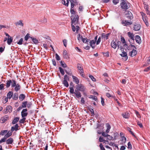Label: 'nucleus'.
Here are the masks:
<instances>
[{
  "instance_id": "obj_1",
  "label": "nucleus",
  "mask_w": 150,
  "mask_h": 150,
  "mask_svg": "<svg viewBox=\"0 0 150 150\" xmlns=\"http://www.w3.org/2000/svg\"><path fill=\"white\" fill-rule=\"evenodd\" d=\"M126 0H121V2L120 3L121 8L125 11L129 8L130 7V4L128 3H127Z\"/></svg>"
},
{
  "instance_id": "obj_2",
  "label": "nucleus",
  "mask_w": 150,
  "mask_h": 150,
  "mask_svg": "<svg viewBox=\"0 0 150 150\" xmlns=\"http://www.w3.org/2000/svg\"><path fill=\"white\" fill-rule=\"evenodd\" d=\"M63 79V83L65 86L67 87H68L69 86V84L67 81H69V76L67 75H65L64 76Z\"/></svg>"
},
{
  "instance_id": "obj_3",
  "label": "nucleus",
  "mask_w": 150,
  "mask_h": 150,
  "mask_svg": "<svg viewBox=\"0 0 150 150\" xmlns=\"http://www.w3.org/2000/svg\"><path fill=\"white\" fill-rule=\"evenodd\" d=\"M19 125L17 124H16L15 125L12 126L11 127L10 130L12 132H13L14 131L16 132L19 130Z\"/></svg>"
},
{
  "instance_id": "obj_4",
  "label": "nucleus",
  "mask_w": 150,
  "mask_h": 150,
  "mask_svg": "<svg viewBox=\"0 0 150 150\" xmlns=\"http://www.w3.org/2000/svg\"><path fill=\"white\" fill-rule=\"evenodd\" d=\"M76 88L78 90L81 91H84L85 90V88L84 86L82 84H78V85L76 86Z\"/></svg>"
},
{
  "instance_id": "obj_5",
  "label": "nucleus",
  "mask_w": 150,
  "mask_h": 150,
  "mask_svg": "<svg viewBox=\"0 0 150 150\" xmlns=\"http://www.w3.org/2000/svg\"><path fill=\"white\" fill-rule=\"evenodd\" d=\"M28 111L27 108H24L23 109L21 112V115L22 117H25L27 116L28 115V113L27 112Z\"/></svg>"
},
{
  "instance_id": "obj_6",
  "label": "nucleus",
  "mask_w": 150,
  "mask_h": 150,
  "mask_svg": "<svg viewBox=\"0 0 150 150\" xmlns=\"http://www.w3.org/2000/svg\"><path fill=\"white\" fill-rule=\"evenodd\" d=\"M121 23L124 26H129L131 25L132 23L131 21L129 22L127 20H122Z\"/></svg>"
},
{
  "instance_id": "obj_7",
  "label": "nucleus",
  "mask_w": 150,
  "mask_h": 150,
  "mask_svg": "<svg viewBox=\"0 0 150 150\" xmlns=\"http://www.w3.org/2000/svg\"><path fill=\"white\" fill-rule=\"evenodd\" d=\"M77 68L79 73H80L81 76L84 77V72L83 68L82 66H78Z\"/></svg>"
},
{
  "instance_id": "obj_8",
  "label": "nucleus",
  "mask_w": 150,
  "mask_h": 150,
  "mask_svg": "<svg viewBox=\"0 0 150 150\" xmlns=\"http://www.w3.org/2000/svg\"><path fill=\"white\" fill-rule=\"evenodd\" d=\"M8 116L6 115L1 117L0 119V122L1 123H4L8 120Z\"/></svg>"
},
{
  "instance_id": "obj_9",
  "label": "nucleus",
  "mask_w": 150,
  "mask_h": 150,
  "mask_svg": "<svg viewBox=\"0 0 150 150\" xmlns=\"http://www.w3.org/2000/svg\"><path fill=\"white\" fill-rule=\"evenodd\" d=\"M141 27V25L139 24L136 23L134 26V31H138L139 30Z\"/></svg>"
},
{
  "instance_id": "obj_10",
  "label": "nucleus",
  "mask_w": 150,
  "mask_h": 150,
  "mask_svg": "<svg viewBox=\"0 0 150 150\" xmlns=\"http://www.w3.org/2000/svg\"><path fill=\"white\" fill-rule=\"evenodd\" d=\"M126 17L128 18L130 20H132L133 18L132 14L130 11H128L126 14Z\"/></svg>"
},
{
  "instance_id": "obj_11",
  "label": "nucleus",
  "mask_w": 150,
  "mask_h": 150,
  "mask_svg": "<svg viewBox=\"0 0 150 150\" xmlns=\"http://www.w3.org/2000/svg\"><path fill=\"white\" fill-rule=\"evenodd\" d=\"M137 54V51L133 49L132 51L130 52L129 53V55L131 57H133L135 56Z\"/></svg>"
},
{
  "instance_id": "obj_12",
  "label": "nucleus",
  "mask_w": 150,
  "mask_h": 150,
  "mask_svg": "<svg viewBox=\"0 0 150 150\" xmlns=\"http://www.w3.org/2000/svg\"><path fill=\"white\" fill-rule=\"evenodd\" d=\"M14 141L13 139L11 137L9 138L6 140V143L7 144H11Z\"/></svg>"
},
{
  "instance_id": "obj_13",
  "label": "nucleus",
  "mask_w": 150,
  "mask_h": 150,
  "mask_svg": "<svg viewBox=\"0 0 150 150\" xmlns=\"http://www.w3.org/2000/svg\"><path fill=\"white\" fill-rule=\"evenodd\" d=\"M135 39L137 42L140 44L141 42V40L139 36L137 35L135 36Z\"/></svg>"
},
{
  "instance_id": "obj_14",
  "label": "nucleus",
  "mask_w": 150,
  "mask_h": 150,
  "mask_svg": "<svg viewBox=\"0 0 150 150\" xmlns=\"http://www.w3.org/2000/svg\"><path fill=\"white\" fill-rule=\"evenodd\" d=\"M96 42L95 40H93L90 41L89 43H90V45L93 49H94L95 48V44Z\"/></svg>"
},
{
  "instance_id": "obj_15",
  "label": "nucleus",
  "mask_w": 150,
  "mask_h": 150,
  "mask_svg": "<svg viewBox=\"0 0 150 150\" xmlns=\"http://www.w3.org/2000/svg\"><path fill=\"white\" fill-rule=\"evenodd\" d=\"M122 115L123 117L126 119L129 118L130 117L129 114V113L126 112L122 114Z\"/></svg>"
},
{
  "instance_id": "obj_16",
  "label": "nucleus",
  "mask_w": 150,
  "mask_h": 150,
  "mask_svg": "<svg viewBox=\"0 0 150 150\" xmlns=\"http://www.w3.org/2000/svg\"><path fill=\"white\" fill-rule=\"evenodd\" d=\"M72 77L73 79V81L75 82V83L78 84L79 83V80L78 78L77 77L73 75L72 76Z\"/></svg>"
},
{
  "instance_id": "obj_17",
  "label": "nucleus",
  "mask_w": 150,
  "mask_h": 150,
  "mask_svg": "<svg viewBox=\"0 0 150 150\" xmlns=\"http://www.w3.org/2000/svg\"><path fill=\"white\" fill-rule=\"evenodd\" d=\"M120 55L122 57H124L125 58V60L126 61L128 59L127 54V53L125 51H123L122 53L120 54Z\"/></svg>"
},
{
  "instance_id": "obj_18",
  "label": "nucleus",
  "mask_w": 150,
  "mask_h": 150,
  "mask_svg": "<svg viewBox=\"0 0 150 150\" xmlns=\"http://www.w3.org/2000/svg\"><path fill=\"white\" fill-rule=\"evenodd\" d=\"M19 120V117H14L12 123V124L14 125L17 123Z\"/></svg>"
},
{
  "instance_id": "obj_19",
  "label": "nucleus",
  "mask_w": 150,
  "mask_h": 150,
  "mask_svg": "<svg viewBox=\"0 0 150 150\" xmlns=\"http://www.w3.org/2000/svg\"><path fill=\"white\" fill-rule=\"evenodd\" d=\"M79 18V16L78 15H75L73 19L71 18V22L72 23H77L78 21V18Z\"/></svg>"
},
{
  "instance_id": "obj_20",
  "label": "nucleus",
  "mask_w": 150,
  "mask_h": 150,
  "mask_svg": "<svg viewBox=\"0 0 150 150\" xmlns=\"http://www.w3.org/2000/svg\"><path fill=\"white\" fill-rule=\"evenodd\" d=\"M111 47L114 49H115L117 47L116 43L114 40H112L111 43Z\"/></svg>"
},
{
  "instance_id": "obj_21",
  "label": "nucleus",
  "mask_w": 150,
  "mask_h": 150,
  "mask_svg": "<svg viewBox=\"0 0 150 150\" xmlns=\"http://www.w3.org/2000/svg\"><path fill=\"white\" fill-rule=\"evenodd\" d=\"M13 95V93L12 91H9L7 94V98L8 99H10L12 97Z\"/></svg>"
},
{
  "instance_id": "obj_22",
  "label": "nucleus",
  "mask_w": 150,
  "mask_h": 150,
  "mask_svg": "<svg viewBox=\"0 0 150 150\" xmlns=\"http://www.w3.org/2000/svg\"><path fill=\"white\" fill-rule=\"evenodd\" d=\"M63 56L64 58L67 59L68 58V55L67 51L64 50L63 52Z\"/></svg>"
},
{
  "instance_id": "obj_23",
  "label": "nucleus",
  "mask_w": 150,
  "mask_h": 150,
  "mask_svg": "<svg viewBox=\"0 0 150 150\" xmlns=\"http://www.w3.org/2000/svg\"><path fill=\"white\" fill-rule=\"evenodd\" d=\"M25 94H21L19 96V99L20 101H23L25 98Z\"/></svg>"
},
{
  "instance_id": "obj_24",
  "label": "nucleus",
  "mask_w": 150,
  "mask_h": 150,
  "mask_svg": "<svg viewBox=\"0 0 150 150\" xmlns=\"http://www.w3.org/2000/svg\"><path fill=\"white\" fill-rule=\"evenodd\" d=\"M22 22V21L20 20L18 21L15 24L16 26L20 25L23 27V24Z\"/></svg>"
},
{
  "instance_id": "obj_25",
  "label": "nucleus",
  "mask_w": 150,
  "mask_h": 150,
  "mask_svg": "<svg viewBox=\"0 0 150 150\" xmlns=\"http://www.w3.org/2000/svg\"><path fill=\"white\" fill-rule=\"evenodd\" d=\"M7 133L4 136L5 137H6L7 138L9 137L12 135V132L11 131V130L8 131Z\"/></svg>"
},
{
  "instance_id": "obj_26",
  "label": "nucleus",
  "mask_w": 150,
  "mask_h": 150,
  "mask_svg": "<svg viewBox=\"0 0 150 150\" xmlns=\"http://www.w3.org/2000/svg\"><path fill=\"white\" fill-rule=\"evenodd\" d=\"M18 98V94L17 93H15L13 94L12 96V99L14 100H17Z\"/></svg>"
},
{
  "instance_id": "obj_27",
  "label": "nucleus",
  "mask_w": 150,
  "mask_h": 150,
  "mask_svg": "<svg viewBox=\"0 0 150 150\" xmlns=\"http://www.w3.org/2000/svg\"><path fill=\"white\" fill-rule=\"evenodd\" d=\"M129 37L130 38V39L133 40H134V35L132 33H131L130 32H128L127 33Z\"/></svg>"
},
{
  "instance_id": "obj_28",
  "label": "nucleus",
  "mask_w": 150,
  "mask_h": 150,
  "mask_svg": "<svg viewBox=\"0 0 150 150\" xmlns=\"http://www.w3.org/2000/svg\"><path fill=\"white\" fill-rule=\"evenodd\" d=\"M12 108L11 106L10 105L7 106L6 107V110L7 112H11L12 111Z\"/></svg>"
},
{
  "instance_id": "obj_29",
  "label": "nucleus",
  "mask_w": 150,
  "mask_h": 150,
  "mask_svg": "<svg viewBox=\"0 0 150 150\" xmlns=\"http://www.w3.org/2000/svg\"><path fill=\"white\" fill-rule=\"evenodd\" d=\"M28 102L27 101H25L22 102L21 104L22 107L23 108H25L27 107Z\"/></svg>"
},
{
  "instance_id": "obj_30",
  "label": "nucleus",
  "mask_w": 150,
  "mask_h": 150,
  "mask_svg": "<svg viewBox=\"0 0 150 150\" xmlns=\"http://www.w3.org/2000/svg\"><path fill=\"white\" fill-rule=\"evenodd\" d=\"M20 88L21 86L18 83L15 86V90L16 92H17L18 91H19L20 90Z\"/></svg>"
},
{
  "instance_id": "obj_31",
  "label": "nucleus",
  "mask_w": 150,
  "mask_h": 150,
  "mask_svg": "<svg viewBox=\"0 0 150 150\" xmlns=\"http://www.w3.org/2000/svg\"><path fill=\"white\" fill-rule=\"evenodd\" d=\"M62 2L63 4L64 5L67 6H68L69 3L68 0H66V1L64 0H62Z\"/></svg>"
},
{
  "instance_id": "obj_32",
  "label": "nucleus",
  "mask_w": 150,
  "mask_h": 150,
  "mask_svg": "<svg viewBox=\"0 0 150 150\" xmlns=\"http://www.w3.org/2000/svg\"><path fill=\"white\" fill-rule=\"evenodd\" d=\"M109 33L107 34L106 35H105L104 33H103L101 35V38H105L106 39H108V37L109 35Z\"/></svg>"
},
{
  "instance_id": "obj_33",
  "label": "nucleus",
  "mask_w": 150,
  "mask_h": 150,
  "mask_svg": "<svg viewBox=\"0 0 150 150\" xmlns=\"http://www.w3.org/2000/svg\"><path fill=\"white\" fill-rule=\"evenodd\" d=\"M12 82V80H8L6 83V87L7 88H8L10 86Z\"/></svg>"
},
{
  "instance_id": "obj_34",
  "label": "nucleus",
  "mask_w": 150,
  "mask_h": 150,
  "mask_svg": "<svg viewBox=\"0 0 150 150\" xmlns=\"http://www.w3.org/2000/svg\"><path fill=\"white\" fill-rule=\"evenodd\" d=\"M13 39L12 37H10V38H8L7 40V42L8 45H10L11 43L12 42Z\"/></svg>"
},
{
  "instance_id": "obj_35",
  "label": "nucleus",
  "mask_w": 150,
  "mask_h": 150,
  "mask_svg": "<svg viewBox=\"0 0 150 150\" xmlns=\"http://www.w3.org/2000/svg\"><path fill=\"white\" fill-rule=\"evenodd\" d=\"M31 39L32 40V41L34 43L36 44L38 43V40L35 39V38H33L32 37H31Z\"/></svg>"
},
{
  "instance_id": "obj_36",
  "label": "nucleus",
  "mask_w": 150,
  "mask_h": 150,
  "mask_svg": "<svg viewBox=\"0 0 150 150\" xmlns=\"http://www.w3.org/2000/svg\"><path fill=\"white\" fill-rule=\"evenodd\" d=\"M8 132L7 130H1L0 132V135L3 136L4 135L5 133Z\"/></svg>"
},
{
  "instance_id": "obj_37",
  "label": "nucleus",
  "mask_w": 150,
  "mask_h": 150,
  "mask_svg": "<svg viewBox=\"0 0 150 150\" xmlns=\"http://www.w3.org/2000/svg\"><path fill=\"white\" fill-rule=\"evenodd\" d=\"M121 41L122 43L124 44V45H126V41L125 38L123 37H121Z\"/></svg>"
},
{
  "instance_id": "obj_38",
  "label": "nucleus",
  "mask_w": 150,
  "mask_h": 150,
  "mask_svg": "<svg viewBox=\"0 0 150 150\" xmlns=\"http://www.w3.org/2000/svg\"><path fill=\"white\" fill-rule=\"evenodd\" d=\"M89 110L90 111L92 114V116H93L95 115V113L93 109L92 108H89Z\"/></svg>"
},
{
  "instance_id": "obj_39",
  "label": "nucleus",
  "mask_w": 150,
  "mask_h": 150,
  "mask_svg": "<svg viewBox=\"0 0 150 150\" xmlns=\"http://www.w3.org/2000/svg\"><path fill=\"white\" fill-rule=\"evenodd\" d=\"M12 82L11 84V87H15L16 85V81L14 80H12Z\"/></svg>"
},
{
  "instance_id": "obj_40",
  "label": "nucleus",
  "mask_w": 150,
  "mask_h": 150,
  "mask_svg": "<svg viewBox=\"0 0 150 150\" xmlns=\"http://www.w3.org/2000/svg\"><path fill=\"white\" fill-rule=\"evenodd\" d=\"M89 98H90L92 99L93 100L95 101H96L97 100V97L95 96L90 95Z\"/></svg>"
},
{
  "instance_id": "obj_41",
  "label": "nucleus",
  "mask_w": 150,
  "mask_h": 150,
  "mask_svg": "<svg viewBox=\"0 0 150 150\" xmlns=\"http://www.w3.org/2000/svg\"><path fill=\"white\" fill-rule=\"evenodd\" d=\"M26 120V118L25 117H23L22 119H21L19 122L20 123H23L25 122V120Z\"/></svg>"
},
{
  "instance_id": "obj_42",
  "label": "nucleus",
  "mask_w": 150,
  "mask_h": 150,
  "mask_svg": "<svg viewBox=\"0 0 150 150\" xmlns=\"http://www.w3.org/2000/svg\"><path fill=\"white\" fill-rule=\"evenodd\" d=\"M6 139L7 138L6 137H5V136H4V138H2L0 140V143H1L3 142H6Z\"/></svg>"
},
{
  "instance_id": "obj_43",
  "label": "nucleus",
  "mask_w": 150,
  "mask_h": 150,
  "mask_svg": "<svg viewBox=\"0 0 150 150\" xmlns=\"http://www.w3.org/2000/svg\"><path fill=\"white\" fill-rule=\"evenodd\" d=\"M23 69L24 68H25V69H26L28 71H30L31 69V68H32V67H30V66H24L23 67Z\"/></svg>"
},
{
  "instance_id": "obj_44",
  "label": "nucleus",
  "mask_w": 150,
  "mask_h": 150,
  "mask_svg": "<svg viewBox=\"0 0 150 150\" xmlns=\"http://www.w3.org/2000/svg\"><path fill=\"white\" fill-rule=\"evenodd\" d=\"M60 72L61 74L63 75L64 74V73L63 69L61 67H59Z\"/></svg>"
},
{
  "instance_id": "obj_45",
  "label": "nucleus",
  "mask_w": 150,
  "mask_h": 150,
  "mask_svg": "<svg viewBox=\"0 0 150 150\" xmlns=\"http://www.w3.org/2000/svg\"><path fill=\"white\" fill-rule=\"evenodd\" d=\"M83 38V37H82V36H81L80 34H79L78 35L77 39L78 40H79V41H80V40L81 39L82 40Z\"/></svg>"
},
{
  "instance_id": "obj_46",
  "label": "nucleus",
  "mask_w": 150,
  "mask_h": 150,
  "mask_svg": "<svg viewBox=\"0 0 150 150\" xmlns=\"http://www.w3.org/2000/svg\"><path fill=\"white\" fill-rule=\"evenodd\" d=\"M29 35V34L28 33L25 37L24 38H25V40L26 41H27L28 40V39L29 38H31V37H30V36H28V35Z\"/></svg>"
},
{
  "instance_id": "obj_47",
  "label": "nucleus",
  "mask_w": 150,
  "mask_h": 150,
  "mask_svg": "<svg viewBox=\"0 0 150 150\" xmlns=\"http://www.w3.org/2000/svg\"><path fill=\"white\" fill-rule=\"evenodd\" d=\"M77 98H79L81 97V94L80 92L79 93H76L75 94Z\"/></svg>"
},
{
  "instance_id": "obj_48",
  "label": "nucleus",
  "mask_w": 150,
  "mask_h": 150,
  "mask_svg": "<svg viewBox=\"0 0 150 150\" xmlns=\"http://www.w3.org/2000/svg\"><path fill=\"white\" fill-rule=\"evenodd\" d=\"M70 92L71 94H74V89L72 87L70 88Z\"/></svg>"
},
{
  "instance_id": "obj_49",
  "label": "nucleus",
  "mask_w": 150,
  "mask_h": 150,
  "mask_svg": "<svg viewBox=\"0 0 150 150\" xmlns=\"http://www.w3.org/2000/svg\"><path fill=\"white\" fill-rule=\"evenodd\" d=\"M23 40V38H21L19 42H17V44L19 45H22V44Z\"/></svg>"
},
{
  "instance_id": "obj_50",
  "label": "nucleus",
  "mask_w": 150,
  "mask_h": 150,
  "mask_svg": "<svg viewBox=\"0 0 150 150\" xmlns=\"http://www.w3.org/2000/svg\"><path fill=\"white\" fill-rule=\"evenodd\" d=\"M89 77L93 81H96V79L92 75H89Z\"/></svg>"
},
{
  "instance_id": "obj_51",
  "label": "nucleus",
  "mask_w": 150,
  "mask_h": 150,
  "mask_svg": "<svg viewBox=\"0 0 150 150\" xmlns=\"http://www.w3.org/2000/svg\"><path fill=\"white\" fill-rule=\"evenodd\" d=\"M63 42L64 46H65V47H66L67 43V40H66V39H64L63 40Z\"/></svg>"
},
{
  "instance_id": "obj_52",
  "label": "nucleus",
  "mask_w": 150,
  "mask_h": 150,
  "mask_svg": "<svg viewBox=\"0 0 150 150\" xmlns=\"http://www.w3.org/2000/svg\"><path fill=\"white\" fill-rule=\"evenodd\" d=\"M127 145L128 149H131L132 148V146L130 142H128Z\"/></svg>"
},
{
  "instance_id": "obj_53",
  "label": "nucleus",
  "mask_w": 150,
  "mask_h": 150,
  "mask_svg": "<svg viewBox=\"0 0 150 150\" xmlns=\"http://www.w3.org/2000/svg\"><path fill=\"white\" fill-rule=\"evenodd\" d=\"M56 58L57 60H60V58L59 56L57 54H55Z\"/></svg>"
},
{
  "instance_id": "obj_54",
  "label": "nucleus",
  "mask_w": 150,
  "mask_h": 150,
  "mask_svg": "<svg viewBox=\"0 0 150 150\" xmlns=\"http://www.w3.org/2000/svg\"><path fill=\"white\" fill-rule=\"evenodd\" d=\"M100 41H101V38L100 37H99L98 38L97 41H96V44L97 45L99 44L100 42Z\"/></svg>"
},
{
  "instance_id": "obj_55",
  "label": "nucleus",
  "mask_w": 150,
  "mask_h": 150,
  "mask_svg": "<svg viewBox=\"0 0 150 150\" xmlns=\"http://www.w3.org/2000/svg\"><path fill=\"white\" fill-rule=\"evenodd\" d=\"M121 42L120 41H117L116 44L117 46V47L118 49L120 48V45H121Z\"/></svg>"
},
{
  "instance_id": "obj_56",
  "label": "nucleus",
  "mask_w": 150,
  "mask_h": 150,
  "mask_svg": "<svg viewBox=\"0 0 150 150\" xmlns=\"http://www.w3.org/2000/svg\"><path fill=\"white\" fill-rule=\"evenodd\" d=\"M137 125H139L140 127H143V126L141 123H140L138 120H137Z\"/></svg>"
},
{
  "instance_id": "obj_57",
  "label": "nucleus",
  "mask_w": 150,
  "mask_h": 150,
  "mask_svg": "<svg viewBox=\"0 0 150 150\" xmlns=\"http://www.w3.org/2000/svg\"><path fill=\"white\" fill-rule=\"evenodd\" d=\"M135 113L136 114V115L137 116L139 117V118H140L141 117V116L140 115V114L139 113V112H138L137 111H135Z\"/></svg>"
},
{
  "instance_id": "obj_58",
  "label": "nucleus",
  "mask_w": 150,
  "mask_h": 150,
  "mask_svg": "<svg viewBox=\"0 0 150 150\" xmlns=\"http://www.w3.org/2000/svg\"><path fill=\"white\" fill-rule=\"evenodd\" d=\"M119 0H113L112 2L114 4H116L119 3Z\"/></svg>"
},
{
  "instance_id": "obj_59",
  "label": "nucleus",
  "mask_w": 150,
  "mask_h": 150,
  "mask_svg": "<svg viewBox=\"0 0 150 150\" xmlns=\"http://www.w3.org/2000/svg\"><path fill=\"white\" fill-rule=\"evenodd\" d=\"M99 146L101 150H105V148L103 147V145L101 143L100 144Z\"/></svg>"
},
{
  "instance_id": "obj_60",
  "label": "nucleus",
  "mask_w": 150,
  "mask_h": 150,
  "mask_svg": "<svg viewBox=\"0 0 150 150\" xmlns=\"http://www.w3.org/2000/svg\"><path fill=\"white\" fill-rule=\"evenodd\" d=\"M122 141L123 143H125L126 141V138L124 136H123L122 138Z\"/></svg>"
},
{
  "instance_id": "obj_61",
  "label": "nucleus",
  "mask_w": 150,
  "mask_h": 150,
  "mask_svg": "<svg viewBox=\"0 0 150 150\" xmlns=\"http://www.w3.org/2000/svg\"><path fill=\"white\" fill-rule=\"evenodd\" d=\"M142 18L144 22H145L146 21H147V17L146 16H145L144 17L143 16Z\"/></svg>"
},
{
  "instance_id": "obj_62",
  "label": "nucleus",
  "mask_w": 150,
  "mask_h": 150,
  "mask_svg": "<svg viewBox=\"0 0 150 150\" xmlns=\"http://www.w3.org/2000/svg\"><path fill=\"white\" fill-rule=\"evenodd\" d=\"M81 102L82 104H84L85 103V101L84 100V98L83 97L81 98Z\"/></svg>"
},
{
  "instance_id": "obj_63",
  "label": "nucleus",
  "mask_w": 150,
  "mask_h": 150,
  "mask_svg": "<svg viewBox=\"0 0 150 150\" xmlns=\"http://www.w3.org/2000/svg\"><path fill=\"white\" fill-rule=\"evenodd\" d=\"M70 12L72 14H75V11H74V10L73 9V8H71L70 9Z\"/></svg>"
},
{
  "instance_id": "obj_64",
  "label": "nucleus",
  "mask_w": 150,
  "mask_h": 150,
  "mask_svg": "<svg viewBox=\"0 0 150 150\" xmlns=\"http://www.w3.org/2000/svg\"><path fill=\"white\" fill-rule=\"evenodd\" d=\"M150 70V66L148 67L147 68H146L144 70V71H148Z\"/></svg>"
}]
</instances>
